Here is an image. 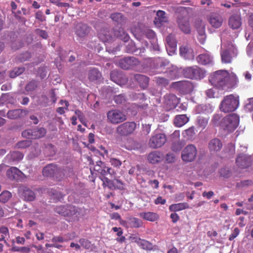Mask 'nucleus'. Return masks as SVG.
I'll list each match as a JSON object with an SVG mask.
<instances>
[{"label":"nucleus","instance_id":"bb28decb","mask_svg":"<svg viewBox=\"0 0 253 253\" xmlns=\"http://www.w3.org/2000/svg\"><path fill=\"white\" fill-rule=\"evenodd\" d=\"M57 172L56 165L50 164L44 167L43 169V174L45 176H54Z\"/></svg>","mask_w":253,"mask_h":253},{"label":"nucleus","instance_id":"79ce46f5","mask_svg":"<svg viewBox=\"0 0 253 253\" xmlns=\"http://www.w3.org/2000/svg\"><path fill=\"white\" fill-rule=\"evenodd\" d=\"M129 224L133 227L138 228L142 225V222L138 218L131 217L129 219Z\"/></svg>","mask_w":253,"mask_h":253},{"label":"nucleus","instance_id":"72a5a7b5","mask_svg":"<svg viewBox=\"0 0 253 253\" xmlns=\"http://www.w3.org/2000/svg\"><path fill=\"white\" fill-rule=\"evenodd\" d=\"M23 158V155L18 151H14L8 154L5 158V161H20Z\"/></svg>","mask_w":253,"mask_h":253},{"label":"nucleus","instance_id":"dca6fc26","mask_svg":"<svg viewBox=\"0 0 253 253\" xmlns=\"http://www.w3.org/2000/svg\"><path fill=\"white\" fill-rule=\"evenodd\" d=\"M208 21L212 28L217 29L221 26L223 19L220 15L214 13L210 16Z\"/></svg>","mask_w":253,"mask_h":253},{"label":"nucleus","instance_id":"4468645a","mask_svg":"<svg viewBox=\"0 0 253 253\" xmlns=\"http://www.w3.org/2000/svg\"><path fill=\"white\" fill-rule=\"evenodd\" d=\"M139 62L134 57H127L119 62L120 67L124 69H128L137 65Z\"/></svg>","mask_w":253,"mask_h":253},{"label":"nucleus","instance_id":"f03ea898","mask_svg":"<svg viewBox=\"0 0 253 253\" xmlns=\"http://www.w3.org/2000/svg\"><path fill=\"white\" fill-rule=\"evenodd\" d=\"M239 105V96L237 95L230 94L224 97L221 101L219 109L224 113L235 111Z\"/></svg>","mask_w":253,"mask_h":253},{"label":"nucleus","instance_id":"4c0bfd02","mask_svg":"<svg viewBox=\"0 0 253 253\" xmlns=\"http://www.w3.org/2000/svg\"><path fill=\"white\" fill-rule=\"evenodd\" d=\"M101 74L100 72L96 69H92L89 71L88 78L90 81H95L100 78Z\"/></svg>","mask_w":253,"mask_h":253},{"label":"nucleus","instance_id":"c756f323","mask_svg":"<svg viewBox=\"0 0 253 253\" xmlns=\"http://www.w3.org/2000/svg\"><path fill=\"white\" fill-rule=\"evenodd\" d=\"M139 216L146 220L152 222L155 221L159 218V215L152 212H141Z\"/></svg>","mask_w":253,"mask_h":253},{"label":"nucleus","instance_id":"3c124183","mask_svg":"<svg viewBox=\"0 0 253 253\" xmlns=\"http://www.w3.org/2000/svg\"><path fill=\"white\" fill-rule=\"evenodd\" d=\"M145 36L150 40H153L154 42L156 41L155 34L150 29H146L144 33Z\"/></svg>","mask_w":253,"mask_h":253},{"label":"nucleus","instance_id":"0e129e2a","mask_svg":"<svg viewBox=\"0 0 253 253\" xmlns=\"http://www.w3.org/2000/svg\"><path fill=\"white\" fill-rule=\"evenodd\" d=\"M240 231L238 228H235L232 234L230 235L229 237V240L230 241H232L234 240L239 234Z\"/></svg>","mask_w":253,"mask_h":253},{"label":"nucleus","instance_id":"6e6552de","mask_svg":"<svg viewBox=\"0 0 253 253\" xmlns=\"http://www.w3.org/2000/svg\"><path fill=\"white\" fill-rule=\"evenodd\" d=\"M237 54V49L232 44L229 45L228 47L224 51L221 52L222 62L225 63H229L232 58Z\"/></svg>","mask_w":253,"mask_h":253},{"label":"nucleus","instance_id":"f704fd0d","mask_svg":"<svg viewBox=\"0 0 253 253\" xmlns=\"http://www.w3.org/2000/svg\"><path fill=\"white\" fill-rule=\"evenodd\" d=\"M134 78L142 88H146L149 82V79L147 77L137 74L135 76Z\"/></svg>","mask_w":253,"mask_h":253},{"label":"nucleus","instance_id":"49530a36","mask_svg":"<svg viewBox=\"0 0 253 253\" xmlns=\"http://www.w3.org/2000/svg\"><path fill=\"white\" fill-rule=\"evenodd\" d=\"M167 42L166 46H176V42L174 37L172 35L168 36L166 39Z\"/></svg>","mask_w":253,"mask_h":253},{"label":"nucleus","instance_id":"ea45409f","mask_svg":"<svg viewBox=\"0 0 253 253\" xmlns=\"http://www.w3.org/2000/svg\"><path fill=\"white\" fill-rule=\"evenodd\" d=\"M184 145L182 141L180 140H174L172 141L171 149L175 152L179 151Z\"/></svg>","mask_w":253,"mask_h":253},{"label":"nucleus","instance_id":"7c9ffc66","mask_svg":"<svg viewBox=\"0 0 253 253\" xmlns=\"http://www.w3.org/2000/svg\"><path fill=\"white\" fill-rule=\"evenodd\" d=\"M89 32L88 27L85 24H78L76 26V33L79 37H84Z\"/></svg>","mask_w":253,"mask_h":253},{"label":"nucleus","instance_id":"b1692460","mask_svg":"<svg viewBox=\"0 0 253 253\" xmlns=\"http://www.w3.org/2000/svg\"><path fill=\"white\" fill-rule=\"evenodd\" d=\"M132 241L140 247L142 249L146 250H150L152 249V245L148 241L141 239L137 237H131Z\"/></svg>","mask_w":253,"mask_h":253},{"label":"nucleus","instance_id":"412c9836","mask_svg":"<svg viewBox=\"0 0 253 253\" xmlns=\"http://www.w3.org/2000/svg\"><path fill=\"white\" fill-rule=\"evenodd\" d=\"M197 61L202 65H208L212 64L213 62V57L209 52L199 55L196 58Z\"/></svg>","mask_w":253,"mask_h":253},{"label":"nucleus","instance_id":"338daca9","mask_svg":"<svg viewBox=\"0 0 253 253\" xmlns=\"http://www.w3.org/2000/svg\"><path fill=\"white\" fill-rule=\"evenodd\" d=\"M247 52L249 56H253V43L249 44L247 47ZM252 63L253 64V59L252 60Z\"/></svg>","mask_w":253,"mask_h":253},{"label":"nucleus","instance_id":"f257e3e1","mask_svg":"<svg viewBox=\"0 0 253 253\" xmlns=\"http://www.w3.org/2000/svg\"><path fill=\"white\" fill-rule=\"evenodd\" d=\"M229 75L227 70H218L210 75L209 81L213 86L223 89L227 86Z\"/></svg>","mask_w":253,"mask_h":253},{"label":"nucleus","instance_id":"a211bd4d","mask_svg":"<svg viewBox=\"0 0 253 253\" xmlns=\"http://www.w3.org/2000/svg\"><path fill=\"white\" fill-rule=\"evenodd\" d=\"M228 25L232 29L240 28L242 25V19L240 15L238 14L232 15L229 18Z\"/></svg>","mask_w":253,"mask_h":253},{"label":"nucleus","instance_id":"9d476101","mask_svg":"<svg viewBox=\"0 0 253 253\" xmlns=\"http://www.w3.org/2000/svg\"><path fill=\"white\" fill-rule=\"evenodd\" d=\"M166 136L164 134H156L150 139L149 145L150 147L154 149L160 148L166 143Z\"/></svg>","mask_w":253,"mask_h":253},{"label":"nucleus","instance_id":"052dcab7","mask_svg":"<svg viewBox=\"0 0 253 253\" xmlns=\"http://www.w3.org/2000/svg\"><path fill=\"white\" fill-rule=\"evenodd\" d=\"M37 251V253H50V251L46 249H44L42 246H35L34 247Z\"/></svg>","mask_w":253,"mask_h":253},{"label":"nucleus","instance_id":"2f4dec72","mask_svg":"<svg viewBox=\"0 0 253 253\" xmlns=\"http://www.w3.org/2000/svg\"><path fill=\"white\" fill-rule=\"evenodd\" d=\"M189 206L187 203H180L171 205L169 210L171 211H178L185 209H189Z\"/></svg>","mask_w":253,"mask_h":253},{"label":"nucleus","instance_id":"a18cd8bd","mask_svg":"<svg viewBox=\"0 0 253 253\" xmlns=\"http://www.w3.org/2000/svg\"><path fill=\"white\" fill-rule=\"evenodd\" d=\"M102 180L103 181V185L105 187H108L110 189H114V187L116 186L115 185V180L112 181L108 178L104 177L102 179Z\"/></svg>","mask_w":253,"mask_h":253},{"label":"nucleus","instance_id":"393cba45","mask_svg":"<svg viewBox=\"0 0 253 253\" xmlns=\"http://www.w3.org/2000/svg\"><path fill=\"white\" fill-rule=\"evenodd\" d=\"M214 107L211 104H205L198 105L195 109L197 113L209 114L213 112Z\"/></svg>","mask_w":253,"mask_h":253},{"label":"nucleus","instance_id":"cd10ccee","mask_svg":"<svg viewBox=\"0 0 253 253\" xmlns=\"http://www.w3.org/2000/svg\"><path fill=\"white\" fill-rule=\"evenodd\" d=\"M189 119L185 115H179L175 116L174 124L177 127H181L189 122Z\"/></svg>","mask_w":253,"mask_h":253},{"label":"nucleus","instance_id":"8fccbe9b","mask_svg":"<svg viewBox=\"0 0 253 253\" xmlns=\"http://www.w3.org/2000/svg\"><path fill=\"white\" fill-rule=\"evenodd\" d=\"M55 211L63 216H66L69 214L67 208L64 206H60L55 208Z\"/></svg>","mask_w":253,"mask_h":253},{"label":"nucleus","instance_id":"e433bc0d","mask_svg":"<svg viewBox=\"0 0 253 253\" xmlns=\"http://www.w3.org/2000/svg\"><path fill=\"white\" fill-rule=\"evenodd\" d=\"M32 130L33 133V138L34 139L41 138L44 136L46 133V130L43 128H36L32 129Z\"/></svg>","mask_w":253,"mask_h":253},{"label":"nucleus","instance_id":"864d4df0","mask_svg":"<svg viewBox=\"0 0 253 253\" xmlns=\"http://www.w3.org/2000/svg\"><path fill=\"white\" fill-rule=\"evenodd\" d=\"M31 144V142L30 141L26 140L19 142L17 143V146L18 148H25L30 146Z\"/></svg>","mask_w":253,"mask_h":253},{"label":"nucleus","instance_id":"e2e57ef3","mask_svg":"<svg viewBox=\"0 0 253 253\" xmlns=\"http://www.w3.org/2000/svg\"><path fill=\"white\" fill-rule=\"evenodd\" d=\"M81 245L86 249H89L90 247V243L84 239H81L79 241Z\"/></svg>","mask_w":253,"mask_h":253},{"label":"nucleus","instance_id":"603ef678","mask_svg":"<svg viewBox=\"0 0 253 253\" xmlns=\"http://www.w3.org/2000/svg\"><path fill=\"white\" fill-rule=\"evenodd\" d=\"M155 80L156 83L159 85L165 86L168 84V80L163 77H155Z\"/></svg>","mask_w":253,"mask_h":253},{"label":"nucleus","instance_id":"7ed1b4c3","mask_svg":"<svg viewBox=\"0 0 253 253\" xmlns=\"http://www.w3.org/2000/svg\"><path fill=\"white\" fill-rule=\"evenodd\" d=\"M190 8L179 7L177 10L181 13L178 16L177 23L180 30L185 34H189L191 32V28L187 16L188 10Z\"/></svg>","mask_w":253,"mask_h":253},{"label":"nucleus","instance_id":"c03bdc74","mask_svg":"<svg viewBox=\"0 0 253 253\" xmlns=\"http://www.w3.org/2000/svg\"><path fill=\"white\" fill-rule=\"evenodd\" d=\"M208 118L198 117L197 121L198 126L203 129L205 128L208 124Z\"/></svg>","mask_w":253,"mask_h":253},{"label":"nucleus","instance_id":"4d7b16f0","mask_svg":"<svg viewBox=\"0 0 253 253\" xmlns=\"http://www.w3.org/2000/svg\"><path fill=\"white\" fill-rule=\"evenodd\" d=\"M114 100L117 104H122L125 101L126 98L123 94H120L114 97Z\"/></svg>","mask_w":253,"mask_h":253},{"label":"nucleus","instance_id":"20e7f679","mask_svg":"<svg viewBox=\"0 0 253 253\" xmlns=\"http://www.w3.org/2000/svg\"><path fill=\"white\" fill-rule=\"evenodd\" d=\"M183 74L185 78L201 80L206 76V71L197 66H193L184 68L183 70Z\"/></svg>","mask_w":253,"mask_h":253},{"label":"nucleus","instance_id":"a19ab883","mask_svg":"<svg viewBox=\"0 0 253 253\" xmlns=\"http://www.w3.org/2000/svg\"><path fill=\"white\" fill-rule=\"evenodd\" d=\"M0 234H1V238H0V241H4V242H6L5 238L7 237H9V232L8 229L7 227L2 226L0 227Z\"/></svg>","mask_w":253,"mask_h":253},{"label":"nucleus","instance_id":"4be33fe9","mask_svg":"<svg viewBox=\"0 0 253 253\" xmlns=\"http://www.w3.org/2000/svg\"><path fill=\"white\" fill-rule=\"evenodd\" d=\"M28 111L26 110L15 109L8 111L7 113V116L9 119H15L19 117H23L26 115Z\"/></svg>","mask_w":253,"mask_h":253},{"label":"nucleus","instance_id":"774afa93","mask_svg":"<svg viewBox=\"0 0 253 253\" xmlns=\"http://www.w3.org/2000/svg\"><path fill=\"white\" fill-rule=\"evenodd\" d=\"M142 130L145 134L149 133L151 130V125L148 124H143L142 125Z\"/></svg>","mask_w":253,"mask_h":253},{"label":"nucleus","instance_id":"09e8293b","mask_svg":"<svg viewBox=\"0 0 253 253\" xmlns=\"http://www.w3.org/2000/svg\"><path fill=\"white\" fill-rule=\"evenodd\" d=\"M111 19L118 23H121L124 21L123 15L120 13H113L111 15Z\"/></svg>","mask_w":253,"mask_h":253},{"label":"nucleus","instance_id":"13d9d810","mask_svg":"<svg viewBox=\"0 0 253 253\" xmlns=\"http://www.w3.org/2000/svg\"><path fill=\"white\" fill-rule=\"evenodd\" d=\"M22 135L24 137L29 139H34L33 138V133L32 129H28L23 131Z\"/></svg>","mask_w":253,"mask_h":253},{"label":"nucleus","instance_id":"f8f14e48","mask_svg":"<svg viewBox=\"0 0 253 253\" xmlns=\"http://www.w3.org/2000/svg\"><path fill=\"white\" fill-rule=\"evenodd\" d=\"M146 61L147 63L149 64L146 65L147 67H149L155 69L162 68L166 66L169 63V61L162 58H158L155 59L148 58Z\"/></svg>","mask_w":253,"mask_h":253},{"label":"nucleus","instance_id":"1a4fd4ad","mask_svg":"<svg viewBox=\"0 0 253 253\" xmlns=\"http://www.w3.org/2000/svg\"><path fill=\"white\" fill-rule=\"evenodd\" d=\"M195 27L198 33V41L201 44H204L206 40V23L200 19H198L195 22Z\"/></svg>","mask_w":253,"mask_h":253},{"label":"nucleus","instance_id":"0eeeda50","mask_svg":"<svg viewBox=\"0 0 253 253\" xmlns=\"http://www.w3.org/2000/svg\"><path fill=\"white\" fill-rule=\"evenodd\" d=\"M107 117L108 121L113 124H118L126 120L125 114L118 109L109 111L107 113Z\"/></svg>","mask_w":253,"mask_h":253},{"label":"nucleus","instance_id":"6ab92c4d","mask_svg":"<svg viewBox=\"0 0 253 253\" xmlns=\"http://www.w3.org/2000/svg\"><path fill=\"white\" fill-rule=\"evenodd\" d=\"M180 55L186 59H193L195 53L193 49L188 45H182L179 49Z\"/></svg>","mask_w":253,"mask_h":253},{"label":"nucleus","instance_id":"39448f33","mask_svg":"<svg viewBox=\"0 0 253 253\" xmlns=\"http://www.w3.org/2000/svg\"><path fill=\"white\" fill-rule=\"evenodd\" d=\"M239 123V116L235 114H233L223 118L221 124V126L224 130L231 132L237 128Z\"/></svg>","mask_w":253,"mask_h":253},{"label":"nucleus","instance_id":"9b49d317","mask_svg":"<svg viewBox=\"0 0 253 253\" xmlns=\"http://www.w3.org/2000/svg\"><path fill=\"white\" fill-rule=\"evenodd\" d=\"M179 102V99L174 94H169L164 96V104L167 110L174 108Z\"/></svg>","mask_w":253,"mask_h":253},{"label":"nucleus","instance_id":"37998d69","mask_svg":"<svg viewBox=\"0 0 253 253\" xmlns=\"http://www.w3.org/2000/svg\"><path fill=\"white\" fill-rule=\"evenodd\" d=\"M11 197V193L8 191H4L0 194V202L6 203Z\"/></svg>","mask_w":253,"mask_h":253},{"label":"nucleus","instance_id":"6e6d98bb","mask_svg":"<svg viewBox=\"0 0 253 253\" xmlns=\"http://www.w3.org/2000/svg\"><path fill=\"white\" fill-rule=\"evenodd\" d=\"M37 86V82L35 81H32L27 84L26 86V90L27 91H32L34 90Z\"/></svg>","mask_w":253,"mask_h":253},{"label":"nucleus","instance_id":"473e14b6","mask_svg":"<svg viewBox=\"0 0 253 253\" xmlns=\"http://www.w3.org/2000/svg\"><path fill=\"white\" fill-rule=\"evenodd\" d=\"M22 174V172L15 167H11L6 172L7 176L10 179L18 178Z\"/></svg>","mask_w":253,"mask_h":253},{"label":"nucleus","instance_id":"5701e85b","mask_svg":"<svg viewBox=\"0 0 253 253\" xmlns=\"http://www.w3.org/2000/svg\"><path fill=\"white\" fill-rule=\"evenodd\" d=\"M222 147L221 142L217 138L211 139L209 143V148L211 153H215L219 151Z\"/></svg>","mask_w":253,"mask_h":253},{"label":"nucleus","instance_id":"a878e982","mask_svg":"<svg viewBox=\"0 0 253 253\" xmlns=\"http://www.w3.org/2000/svg\"><path fill=\"white\" fill-rule=\"evenodd\" d=\"M167 21L168 18L166 16L165 12L162 10L158 11L154 21L155 25L160 26L163 23H166Z\"/></svg>","mask_w":253,"mask_h":253},{"label":"nucleus","instance_id":"58836bf2","mask_svg":"<svg viewBox=\"0 0 253 253\" xmlns=\"http://www.w3.org/2000/svg\"><path fill=\"white\" fill-rule=\"evenodd\" d=\"M115 35L119 37L125 42H127L129 39L128 35L123 29H120L119 31L115 32Z\"/></svg>","mask_w":253,"mask_h":253},{"label":"nucleus","instance_id":"f3484780","mask_svg":"<svg viewBox=\"0 0 253 253\" xmlns=\"http://www.w3.org/2000/svg\"><path fill=\"white\" fill-rule=\"evenodd\" d=\"M175 84L181 91L185 94L191 92L194 88L192 83L188 81L177 82Z\"/></svg>","mask_w":253,"mask_h":253},{"label":"nucleus","instance_id":"5fc2aeb1","mask_svg":"<svg viewBox=\"0 0 253 253\" xmlns=\"http://www.w3.org/2000/svg\"><path fill=\"white\" fill-rule=\"evenodd\" d=\"M231 171L228 168H223L220 170V174L221 176L228 178L231 175Z\"/></svg>","mask_w":253,"mask_h":253},{"label":"nucleus","instance_id":"680f3d73","mask_svg":"<svg viewBox=\"0 0 253 253\" xmlns=\"http://www.w3.org/2000/svg\"><path fill=\"white\" fill-rule=\"evenodd\" d=\"M248 101L249 102L245 105L246 109L249 112L253 111V98H249Z\"/></svg>","mask_w":253,"mask_h":253},{"label":"nucleus","instance_id":"ddd939ff","mask_svg":"<svg viewBox=\"0 0 253 253\" xmlns=\"http://www.w3.org/2000/svg\"><path fill=\"white\" fill-rule=\"evenodd\" d=\"M136 128V124L133 122H126L120 126L117 129V132L124 135L132 133Z\"/></svg>","mask_w":253,"mask_h":253},{"label":"nucleus","instance_id":"c85d7f7f","mask_svg":"<svg viewBox=\"0 0 253 253\" xmlns=\"http://www.w3.org/2000/svg\"><path fill=\"white\" fill-rule=\"evenodd\" d=\"M196 133L195 132V128L194 126L190 127L187 129L184 130L182 135L183 137L187 140L193 141L195 137Z\"/></svg>","mask_w":253,"mask_h":253},{"label":"nucleus","instance_id":"423d86ee","mask_svg":"<svg viewBox=\"0 0 253 253\" xmlns=\"http://www.w3.org/2000/svg\"><path fill=\"white\" fill-rule=\"evenodd\" d=\"M197 149L193 144H188L182 151L181 159L185 162L193 161L197 156Z\"/></svg>","mask_w":253,"mask_h":253},{"label":"nucleus","instance_id":"69168bd1","mask_svg":"<svg viewBox=\"0 0 253 253\" xmlns=\"http://www.w3.org/2000/svg\"><path fill=\"white\" fill-rule=\"evenodd\" d=\"M69 214L67 215H72L76 214L78 209L74 206H69L67 208Z\"/></svg>","mask_w":253,"mask_h":253},{"label":"nucleus","instance_id":"aec40b11","mask_svg":"<svg viewBox=\"0 0 253 253\" xmlns=\"http://www.w3.org/2000/svg\"><path fill=\"white\" fill-rule=\"evenodd\" d=\"M164 158L162 152L158 151H154L150 153L148 156V161L153 164L161 162Z\"/></svg>","mask_w":253,"mask_h":253},{"label":"nucleus","instance_id":"de8ad7c7","mask_svg":"<svg viewBox=\"0 0 253 253\" xmlns=\"http://www.w3.org/2000/svg\"><path fill=\"white\" fill-rule=\"evenodd\" d=\"M24 70L23 67L15 68L10 73L9 76L10 78H14L21 75L24 71Z\"/></svg>","mask_w":253,"mask_h":253},{"label":"nucleus","instance_id":"c9c22d12","mask_svg":"<svg viewBox=\"0 0 253 253\" xmlns=\"http://www.w3.org/2000/svg\"><path fill=\"white\" fill-rule=\"evenodd\" d=\"M22 196L25 200L30 201L34 200L35 198L34 193L28 188H26L23 191Z\"/></svg>","mask_w":253,"mask_h":253},{"label":"nucleus","instance_id":"2eb2a0df","mask_svg":"<svg viewBox=\"0 0 253 253\" xmlns=\"http://www.w3.org/2000/svg\"><path fill=\"white\" fill-rule=\"evenodd\" d=\"M252 159L250 156L241 154L236 159L237 165L241 169L246 168L251 164Z\"/></svg>","mask_w":253,"mask_h":253},{"label":"nucleus","instance_id":"bf43d9fd","mask_svg":"<svg viewBox=\"0 0 253 253\" xmlns=\"http://www.w3.org/2000/svg\"><path fill=\"white\" fill-rule=\"evenodd\" d=\"M166 161L168 163H173L175 161V156L173 153H168L165 157Z\"/></svg>","mask_w":253,"mask_h":253}]
</instances>
